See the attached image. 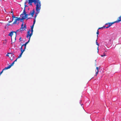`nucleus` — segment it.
<instances>
[{
    "instance_id": "1",
    "label": "nucleus",
    "mask_w": 121,
    "mask_h": 121,
    "mask_svg": "<svg viewBox=\"0 0 121 121\" xmlns=\"http://www.w3.org/2000/svg\"><path fill=\"white\" fill-rule=\"evenodd\" d=\"M28 1V4L29 5H30V0H26L25 1V2L24 3V6L25 7L24 8L23 11V13L20 15V17H19V20H17V24L18 25V24L19 22H24L23 20L26 18L29 15L28 14H27L26 13V7H27L28 6L26 5V3Z\"/></svg>"
},
{
    "instance_id": "2",
    "label": "nucleus",
    "mask_w": 121,
    "mask_h": 121,
    "mask_svg": "<svg viewBox=\"0 0 121 121\" xmlns=\"http://www.w3.org/2000/svg\"><path fill=\"white\" fill-rule=\"evenodd\" d=\"M34 3L36 6V10L37 14L34 16V20L33 22L34 25L36 21V18L37 16V14L39 13L41 9V4L40 0H31V5H32L31 3Z\"/></svg>"
},
{
    "instance_id": "3",
    "label": "nucleus",
    "mask_w": 121,
    "mask_h": 121,
    "mask_svg": "<svg viewBox=\"0 0 121 121\" xmlns=\"http://www.w3.org/2000/svg\"><path fill=\"white\" fill-rule=\"evenodd\" d=\"M8 35L11 36L12 40V38L15 39L16 36V32L15 31L11 32Z\"/></svg>"
},
{
    "instance_id": "4",
    "label": "nucleus",
    "mask_w": 121,
    "mask_h": 121,
    "mask_svg": "<svg viewBox=\"0 0 121 121\" xmlns=\"http://www.w3.org/2000/svg\"><path fill=\"white\" fill-rule=\"evenodd\" d=\"M30 29H29V30L27 32V35L26 36V37L27 38H28L29 39L28 41L26 42L25 43L26 44H27L30 42Z\"/></svg>"
},
{
    "instance_id": "5",
    "label": "nucleus",
    "mask_w": 121,
    "mask_h": 121,
    "mask_svg": "<svg viewBox=\"0 0 121 121\" xmlns=\"http://www.w3.org/2000/svg\"><path fill=\"white\" fill-rule=\"evenodd\" d=\"M24 23V22H22V24L21 25V28H20L22 31H23L25 30L26 27V25L25 24L23 25Z\"/></svg>"
},
{
    "instance_id": "6",
    "label": "nucleus",
    "mask_w": 121,
    "mask_h": 121,
    "mask_svg": "<svg viewBox=\"0 0 121 121\" xmlns=\"http://www.w3.org/2000/svg\"><path fill=\"white\" fill-rule=\"evenodd\" d=\"M16 18V19L14 20L15 21L13 22V24H17V20H18L19 19V18H18V17H16L15 18Z\"/></svg>"
},
{
    "instance_id": "7",
    "label": "nucleus",
    "mask_w": 121,
    "mask_h": 121,
    "mask_svg": "<svg viewBox=\"0 0 121 121\" xmlns=\"http://www.w3.org/2000/svg\"><path fill=\"white\" fill-rule=\"evenodd\" d=\"M121 21V16L118 17L117 20L115 22V23Z\"/></svg>"
},
{
    "instance_id": "8",
    "label": "nucleus",
    "mask_w": 121,
    "mask_h": 121,
    "mask_svg": "<svg viewBox=\"0 0 121 121\" xmlns=\"http://www.w3.org/2000/svg\"><path fill=\"white\" fill-rule=\"evenodd\" d=\"M14 63V62L13 61L12 64H11L10 65H9L7 67H6L7 68V69H8L10 68L13 65Z\"/></svg>"
},
{
    "instance_id": "9",
    "label": "nucleus",
    "mask_w": 121,
    "mask_h": 121,
    "mask_svg": "<svg viewBox=\"0 0 121 121\" xmlns=\"http://www.w3.org/2000/svg\"><path fill=\"white\" fill-rule=\"evenodd\" d=\"M13 56V57H14V55L13 54H12V53H8V54H7L6 55V56H9L10 57V56Z\"/></svg>"
},
{
    "instance_id": "10",
    "label": "nucleus",
    "mask_w": 121,
    "mask_h": 121,
    "mask_svg": "<svg viewBox=\"0 0 121 121\" xmlns=\"http://www.w3.org/2000/svg\"><path fill=\"white\" fill-rule=\"evenodd\" d=\"M97 39L96 40V44L98 46V47H97V49L98 50L97 52H99V44L98 43V42H97Z\"/></svg>"
},
{
    "instance_id": "11",
    "label": "nucleus",
    "mask_w": 121,
    "mask_h": 121,
    "mask_svg": "<svg viewBox=\"0 0 121 121\" xmlns=\"http://www.w3.org/2000/svg\"><path fill=\"white\" fill-rule=\"evenodd\" d=\"M95 71L96 72V75H95V76H96L98 72H99V70H98V68L97 67L96 68V70H95Z\"/></svg>"
},
{
    "instance_id": "12",
    "label": "nucleus",
    "mask_w": 121,
    "mask_h": 121,
    "mask_svg": "<svg viewBox=\"0 0 121 121\" xmlns=\"http://www.w3.org/2000/svg\"><path fill=\"white\" fill-rule=\"evenodd\" d=\"M106 51H105L103 53V55H101V56L102 57L106 56Z\"/></svg>"
},
{
    "instance_id": "13",
    "label": "nucleus",
    "mask_w": 121,
    "mask_h": 121,
    "mask_svg": "<svg viewBox=\"0 0 121 121\" xmlns=\"http://www.w3.org/2000/svg\"><path fill=\"white\" fill-rule=\"evenodd\" d=\"M34 24L33 23V24L32 26H31V32L33 33V28L34 27Z\"/></svg>"
},
{
    "instance_id": "14",
    "label": "nucleus",
    "mask_w": 121,
    "mask_h": 121,
    "mask_svg": "<svg viewBox=\"0 0 121 121\" xmlns=\"http://www.w3.org/2000/svg\"><path fill=\"white\" fill-rule=\"evenodd\" d=\"M7 69V68L6 67H5V68L3 70H2V71H1L0 73V74H1L3 72V71L4 70H5L6 69Z\"/></svg>"
},
{
    "instance_id": "15",
    "label": "nucleus",
    "mask_w": 121,
    "mask_h": 121,
    "mask_svg": "<svg viewBox=\"0 0 121 121\" xmlns=\"http://www.w3.org/2000/svg\"><path fill=\"white\" fill-rule=\"evenodd\" d=\"M115 23V22H112V23H108V25L109 26H111L112 25L114 24V23Z\"/></svg>"
},
{
    "instance_id": "16",
    "label": "nucleus",
    "mask_w": 121,
    "mask_h": 121,
    "mask_svg": "<svg viewBox=\"0 0 121 121\" xmlns=\"http://www.w3.org/2000/svg\"><path fill=\"white\" fill-rule=\"evenodd\" d=\"M11 13H12V17L13 18V19L15 17L13 15V13L12 11L11 12Z\"/></svg>"
},
{
    "instance_id": "17",
    "label": "nucleus",
    "mask_w": 121,
    "mask_h": 121,
    "mask_svg": "<svg viewBox=\"0 0 121 121\" xmlns=\"http://www.w3.org/2000/svg\"><path fill=\"white\" fill-rule=\"evenodd\" d=\"M22 31V30L21 29V28H20V29L18 30H17V31L16 32H21Z\"/></svg>"
},
{
    "instance_id": "18",
    "label": "nucleus",
    "mask_w": 121,
    "mask_h": 121,
    "mask_svg": "<svg viewBox=\"0 0 121 121\" xmlns=\"http://www.w3.org/2000/svg\"><path fill=\"white\" fill-rule=\"evenodd\" d=\"M96 34H97V38H98V35H99V30H98L97 31V32H96Z\"/></svg>"
},
{
    "instance_id": "19",
    "label": "nucleus",
    "mask_w": 121,
    "mask_h": 121,
    "mask_svg": "<svg viewBox=\"0 0 121 121\" xmlns=\"http://www.w3.org/2000/svg\"><path fill=\"white\" fill-rule=\"evenodd\" d=\"M22 53H21L19 56L18 57V58H20L22 56Z\"/></svg>"
},
{
    "instance_id": "20",
    "label": "nucleus",
    "mask_w": 121,
    "mask_h": 121,
    "mask_svg": "<svg viewBox=\"0 0 121 121\" xmlns=\"http://www.w3.org/2000/svg\"><path fill=\"white\" fill-rule=\"evenodd\" d=\"M25 50V49H24V50H21V53L22 54L23 53V52Z\"/></svg>"
},
{
    "instance_id": "21",
    "label": "nucleus",
    "mask_w": 121,
    "mask_h": 121,
    "mask_svg": "<svg viewBox=\"0 0 121 121\" xmlns=\"http://www.w3.org/2000/svg\"><path fill=\"white\" fill-rule=\"evenodd\" d=\"M31 13V15L32 17H33L34 13Z\"/></svg>"
},
{
    "instance_id": "22",
    "label": "nucleus",
    "mask_w": 121,
    "mask_h": 121,
    "mask_svg": "<svg viewBox=\"0 0 121 121\" xmlns=\"http://www.w3.org/2000/svg\"><path fill=\"white\" fill-rule=\"evenodd\" d=\"M12 57H9L10 58V60H13V56H12Z\"/></svg>"
},
{
    "instance_id": "23",
    "label": "nucleus",
    "mask_w": 121,
    "mask_h": 121,
    "mask_svg": "<svg viewBox=\"0 0 121 121\" xmlns=\"http://www.w3.org/2000/svg\"><path fill=\"white\" fill-rule=\"evenodd\" d=\"M26 44L25 43L24 44H23V45H23V46H25V48H26Z\"/></svg>"
},
{
    "instance_id": "24",
    "label": "nucleus",
    "mask_w": 121,
    "mask_h": 121,
    "mask_svg": "<svg viewBox=\"0 0 121 121\" xmlns=\"http://www.w3.org/2000/svg\"><path fill=\"white\" fill-rule=\"evenodd\" d=\"M23 45H22L21 46V48H20V49L21 50H22V47H23Z\"/></svg>"
},
{
    "instance_id": "25",
    "label": "nucleus",
    "mask_w": 121,
    "mask_h": 121,
    "mask_svg": "<svg viewBox=\"0 0 121 121\" xmlns=\"http://www.w3.org/2000/svg\"><path fill=\"white\" fill-rule=\"evenodd\" d=\"M110 26H107V27H105V26L104 28H108Z\"/></svg>"
},
{
    "instance_id": "26",
    "label": "nucleus",
    "mask_w": 121,
    "mask_h": 121,
    "mask_svg": "<svg viewBox=\"0 0 121 121\" xmlns=\"http://www.w3.org/2000/svg\"><path fill=\"white\" fill-rule=\"evenodd\" d=\"M105 26H103L101 27V29H103L104 28Z\"/></svg>"
},
{
    "instance_id": "27",
    "label": "nucleus",
    "mask_w": 121,
    "mask_h": 121,
    "mask_svg": "<svg viewBox=\"0 0 121 121\" xmlns=\"http://www.w3.org/2000/svg\"><path fill=\"white\" fill-rule=\"evenodd\" d=\"M18 58H17L16 60H15L14 61V62H15V61H17V59H18Z\"/></svg>"
},
{
    "instance_id": "28",
    "label": "nucleus",
    "mask_w": 121,
    "mask_h": 121,
    "mask_svg": "<svg viewBox=\"0 0 121 121\" xmlns=\"http://www.w3.org/2000/svg\"><path fill=\"white\" fill-rule=\"evenodd\" d=\"M35 12V10L34 9L33 10L32 12V13H34Z\"/></svg>"
},
{
    "instance_id": "29",
    "label": "nucleus",
    "mask_w": 121,
    "mask_h": 121,
    "mask_svg": "<svg viewBox=\"0 0 121 121\" xmlns=\"http://www.w3.org/2000/svg\"><path fill=\"white\" fill-rule=\"evenodd\" d=\"M33 34V33H31V36Z\"/></svg>"
},
{
    "instance_id": "30",
    "label": "nucleus",
    "mask_w": 121,
    "mask_h": 121,
    "mask_svg": "<svg viewBox=\"0 0 121 121\" xmlns=\"http://www.w3.org/2000/svg\"><path fill=\"white\" fill-rule=\"evenodd\" d=\"M13 21V20H12V21H9V23H11V22H12V21Z\"/></svg>"
},
{
    "instance_id": "31",
    "label": "nucleus",
    "mask_w": 121,
    "mask_h": 121,
    "mask_svg": "<svg viewBox=\"0 0 121 121\" xmlns=\"http://www.w3.org/2000/svg\"><path fill=\"white\" fill-rule=\"evenodd\" d=\"M22 39L20 37L19 39V40H20V41H21V39Z\"/></svg>"
},
{
    "instance_id": "32",
    "label": "nucleus",
    "mask_w": 121,
    "mask_h": 121,
    "mask_svg": "<svg viewBox=\"0 0 121 121\" xmlns=\"http://www.w3.org/2000/svg\"><path fill=\"white\" fill-rule=\"evenodd\" d=\"M105 25H108V23L106 24H105Z\"/></svg>"
},
{
    "instance_id": "33",
    "label": "nucleus",
    "mask_w": 121,
    "mask_h": 121,
    "mask_svg": "<svg viewBox=\"0 0 121 121\" xmlns=\"http://www.w3.org/2000/svg\"><path fill=\"white\" fill-rule=\"evenodd\" d=\"M101 29V27H99V28L98 29V30L99 29Z\"/></svg>"
},
{
    "instance_id": "34",
    "label": "nucleus",
    "mask_w": 121,
    "mask_h": 121,
    "mask_svg": "<svg viewBox=\"0 0 121 121\" xmlns=\"http://www.w3.org/2000/svg\"><path fill=\"white\" fill-rule=\"evenodd\" d=\"M8 26H9V25H10V24H8Z\"/></svg>"
},
{
    "instance_id": "35",
    "label": "nucleus",
    "mask_w": 121,
    "mask_h": 121,
    "mask_svg": "<svg viewBox=\"0 0 121 121\" xmlns=\"http://www.w3.org/2000/svg\"><path fill=\"white\" fill-rule=\"evenodd\" d=\"M30 13H29V15H30Z\"/></svg>"
},
{
    "instance_id": "36",
    "label": "nucleus",
    "mask_w": 121,
    "mask_h": 121,
    "mask_svg": "<svg viewBox=\"0 0 121 121\" xmlns=\"http://www.w3.org/2000/svg\"><path fill=\"white\" fill-rule=\"evenodd\" d=\"M30 18H28V19H30Z\"/></svg>"
},
{
    "instance_id": "37",
    "label": "nucleus",
    "mask_w": 121,
    "mask_h": 121,
    "mask_svg": "<svg viewBox=\"0 0 121 121\" xmlns=\"http://www.w3.org/2000/svg\"><path fill=\"white\" fill-rule=\"evenodd\" d=\"M29 9H28V10H29Z\"/></svg>"
}]
</instances>
